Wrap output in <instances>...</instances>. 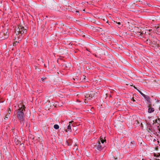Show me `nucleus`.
I'll list each match as a JSON object with an SVG mask.
<instances>
[{
	"mask_svg": "<svg viewBox=\"0 0 160 160\" xmlns=\"http://www.w3.org/2000/svg\"><path fill=\"white\" fill-rule=\"evenodd\" d=\"M154 111V109L152 108H150L148 109V112L149 113H151Z\"/></svg>",
	"mask_w": 160,
	"mask_h": 160,
	"instance_id": "9",
	"label": "nucleus"
},
{
	"mask_svg": "<svg viewBox=\"0 0 160 160\" xmlns=\"http://www.w3.org/2000/svg\"><path fill=\"white\" fill-rule=\"evenodd\" d=\"M154 156L156 157H158L160 156V154H156L154 153Z\"/></svg>",
	"mask_w": 160,
	"mask_h": 160,
	"instance_id": "12",
	"label": "nucleus"
},
{
	"mask_svg": "<svg viewBox=\"0 0 160 160\" xmlns=\"http://www.w3.org/2000/svg\"><path fill=\"white\" fill-rule=\"evenodd\" d=\"M142 160H144V159H142Z\"/></svg>",
	"mask_w": 160,
	"mask_h": 160,
	"instance_id": "27",
	"label": "nucleus"
},
{
	"mask_svg": "<svg viewBox=\"0 0 160 160\" xmlns=\"http://www.w3.org/2000/svg\"><path fill=\"white\" fill-rule=\"evenodd\" d=\"M159 110H160V107L159 108Z\"/></svg>",
	"mask_w": 160,
	"mask_h": 160,
	"instance_id": "26",
	"label": "nucleus"
},
{
	"mask_svg": "<svg viewBox=\"0 0 160 160\" xmlns=\"http://www.w3.org/2000/svg\"><path fill=\"white\" fill-rule=\"evenodd\" d=\"M154 28L157 30V32H158V31L160 29V26L158 25L155 26L154 27Z\"/></svg>",
	"mask_w": 160,
	"mask_h": 160,
	"instance_id": "8",
	"label": "nucleus"
},
{
	"mask_svg": "<svg viewBox=\"0 0 160 160\" xmlns=\"http://www.w3.org/2000/svg\"><path fill=\"white\" fill-rule=\"evenodd\" d=\"M93 22L97 24H98V23H99V22Z\"/></svg>",
	"mask_w": 160,
	"mask_h": 160,
	"instance_id": "18",
	"label": "nucleus"
},
{
	"mask_svg": "<svg viewBox=\"0 0 160 160\" xmlns=\"http://www.w3.org/2000/svg\"><path fill=\"white\" fill-rule=\"evenodd\" d=\"M132 142V143H133H133H134V141H133V142Z\"/></svg>",
	"mask_w": 160,
	"mask_h": 160,
	"instance_id": "24",
	"label": "nucleus"
},
{
	"mask_svg": "<svg viewBox=\"0 0 160 160\" xmlns=\"http://www.w3.org/2000/svg\"><path fill=\"white\" fill-rule=\"evenodd\" d=\"M77 21V23H78V22H79V21L78 20V21Z\"/></svg>",
	"mask_w": 160,
	"mask_h": 160,
	"instance_id": "21",
	"label": "nucleus"
},
{
	"mask_svg": "<svg viewBox=\"0 0 160 160\" xmlns=\"http://www.w3.org/2000/svg\"><path fill=\"white\" fill-rule=\"evenodd\" d=\"M18 108L17 110V117L22 126H23L24 123V113L25 106L22 102H20L18 105Z\"/></svg>",
	"mask_w": 160,
	"mask_h": 160,
	"instance_id": "1",
	"label": "nucleus"
},
{
	"mask_svg": "<svg viewBox=\"0 0 160 160\" xmlns=\"http://www.w3.org/2000/svg\"><path fill=\"white\" fill-rule=\"evenodd\" d=\"M158 33H159V31H158V32H157V33H158Z\"/></svg>",
	"mask_w": 160,
	"mask_h": 160,
	"instance_id": "25",
	"label": "nucleus"
},
{
	"mask_svg": "<svg viewBox=\"0 0 160 160\" xmlns=\"http://www.w3.org/2000/svg\"><path fill=\"white\" fill-rule=\"evenodd\" d=\"M42 80H44V79H45V78H42Z\"/></svg>",
	"mask_w": 160,
	"mask_h": 160,
	"instance_id": "20",
	"label": "nucleus"
},
{
	"mask_svg": "<svg viewBox=\"0 0 160 160\" xmlns=\"http://www.w3.org/2000/svg\"><path fill=\"white\" fill-rule=\"evenodd\" d=\"M77 13V14H79V11H75Z\"/></svg>",
	"mask_w": 160,
	"mask_h": 160,
	"instance_id": "16",
	"label": "nucleus"
},
{
	"mask_svg": "<svg viewBox=\"0 0 160 160\" xmlns=\"http://www.w3.org/2000/svg\"><path fill=\"white\" fill-rule=\"evenodd\" d=\"M9 115H6L5 117V119H6V118H8V116Z\"/></svg>",
	"mask_w": 160,
	"mask_h": 160,
	"instance_id": "17",
	"label": "nucleus"
},
{
	"mask_svg": "<svg viewBox=\"0 0 160 160\" xmlns=\"http://www.w3.org/2000/svg\"><path fill=\"white\" fill-rule=\"evenodd\" d=\"M82 11H85V9H83V10H82Z\"/></svg>",
	"mask_w": 160,
	"mask_h": 160,
	"instance_id": "22",
	"label": "nucleus"
},
{
	"mask_svg": "<svg viewBox=\"0 0 160 160\" xmlns=\"http://www.w3.org/2000/svg\"><path fill=\"white\" fill-rule=\"evenodd\" d=\"M27 32V29L22 25H20L16 27L15 29V33L17 35V38H19L20 36Z\"/></svg>",
	"mask_w": 160,
	"mask_h": 160,
	"instance_id": "3",
	"label": "nucleus"
},
{
	"mask_svg": "<svg viewBox=\"0 0 160 160\" xmlns=\"http://www.w3.org/2000/svg\"><path fill=\"white\" fill-rule=\"evenodd\" d=\"M154 19L156 20H158L160 19V17L159 16H157V17H155Z\"/></svg>",
	"mask_w": 160,
	"mask_h": 160,
	"instance_id": "14",
	"label": "nucleus"
},
{
	"mask_svg": "<svg viewBox=\"0 0 160 160\" xmlns=\"http://www.w3.org/2000/svg\"><path fill=\"white\" fill-rule=\"evenodd\" d=\"M97 93V92L92 91L86 92L84 95L85 98V103H87L88 101L91 100L93 98L95 97L96 96Z\"/></svg>",
	"mask_w": 160,
	"mask_h": 160,
	"instance_id": "2",
	"label": "nucleus"
},
{
	"mask_svg": "<svg viewBox=\"0 0 160 160\" xmlns=\"http://www.w3.org/2000/svg\"><path fill=\"white\" fill-rule=\"evenodd\" d=\"M85 78L84 76H83L80 78V80H82V81H85Z\"/></svg>",
	"mask_w": 160,
	"mask_h": 160,
	"instance_id": "11",
	"label": "nucleus"
},
{
	"mask_svg": "<svg viewBox=\"0 0 160 160\" xmlns=\"http://www.w3.org/2000/svg\"><path fill=\"white\" fill-rule=\"evenodd\" d=\"M9 110L8 113H9V114H10V112H9V111L11 112V109L10 108H9Z\"/></svg>",
	"mask_w": 160,
	"mask_h": 160,
	"instance_id": "19",
	"label": "nucleus"
},
{
	"mask_svg": "<svg viewBox=\"0 0 160 160\" xmlns=\"http://www.w3.org/2000/svg\"><path fill=\"white\" fill-rule=\"evenodd\" d=\"M19 42V41H15L13 43V46H15L16 44H17V43H18Z\"/></svg>",
	"mask_w": 160,
	"mask_h": 160,
	"instance_id": "15",
	"label": "nucleus"
},
{
	"mask_svg": "<svg viewBox=\"0 0 160 160\" xmlns=\"http://www.w3.org/2000/svg\"><path fill=\"white\" fill-rule=\"evenodd\" d=\"M105 142V139H103L100 137L99 139L98 140V142L93 146V148H95L99 151L101 150L104 147L103 143Z\"/></svg>",
	"mask_w": 160,
	"mask_h": 160,
	"instance_id": "4",
	"label": "nucleus"
},
{
	"mask_svg": "<svg viewBox=\"0 0 160 160\" xmlns=\"http://www.w3.org/2000/svg\"><path fill=\"white\" fill-rule=\"evenodd\" d=\"M72 121H70L69 122V124L67 127V128L66 129V132H71L72 129H71V124L72 122Z\"/></svg>",
	"mask_w": 160,
	"mask_h": 160,
	"instance_id": "6",
	"label": "nucleus"
},
{
	"mask_svg": "<svg viewBox=\"0 0 160 160\" xmlns=\"http://www.w3.org/2000/svg\"><path fill=\"white\" fill-rule=\"evenodd\" d=\"M54 128L55 129H57L59 128V126L57 124H55L54 126Z\"/></svg>",
	"mask_w": 160,
	"mask_h": 160,
	"instance_id": "10",
	"label": "nucleus"
},
{
	"mask_svg": "<svg viewBox=\"0 0 160 160\" xmlns=\"http://www.w3.org/2000/svg\"><path fill=\"white\" fill-rule=\"evenodd\" d=\"M108 21H107L106 22L108 23Z\"/></svg>",
	"mask_w": 160,
	"mask_h": 160,
	"instance_id": "23",
	"label": "nucleus"
},
{
	"mask_svg": "<svg viewBox=\"0 0 160 160\" xmlns=\"http://www.w3.org/2000/svg\"><path fill=\"white\" fill-rule=\"evenodd\" d=\"M139 92H140V93L142 94L143 96H144V97L146 98H147V101L149 102V103H151V102H150V98H149V97H148V96H147V97H146L145 96V95H144L140 91H139Z\"/></svg>",
	"mask_w": 160,
	"mask_h": 160,
	"instance_id": "7",
	"label": "nucleus"
},
{
	"mask_svg": "<svg viewBox=\"0 0 160 160\" xmlns=\"http://www.w3.org/2000/svg\"><path fill=\"white\" fill-rule=\"evenodd\" d=\"M8 32L6 29H4L0 33V38L4 39L8 37Z\"/></svg>",
	"mask_w": 160,
	"mask_h": 160,
	"instance_id": "5",
	"label": "nucleus"
},
{
	"mask_svg": "<svg viewBox=\"0 0 160 160\" xmlns=\"http://www.w3.org/2000/svg\"><path fill=\"white\" fill-rule=\"evenodd\" d=\"M114 24H117L118 25L120 24V22H117V21H114Z\"/></svg>",
	"mask_w": 160,
	"mask_h": 160,
	"instance_id": "13",
	"label": "nucleus"
}]
</instances>
